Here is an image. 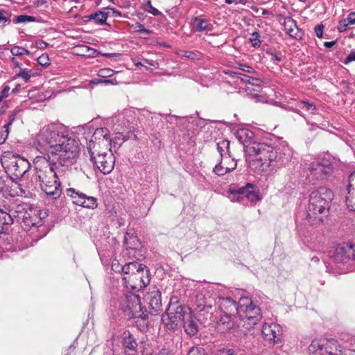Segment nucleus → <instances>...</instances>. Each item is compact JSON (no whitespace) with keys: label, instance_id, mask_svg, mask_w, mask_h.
<instances>
[{"label":"nucleus","instance_id":"obj_30","mask_svg":"<svg viewBox=\"0 0 355 355\" xmlns=\"http://www.w3.org/2000/svg\"><path fill=\"white\" fill-rule=\"evenodd\" d=\"M124 242L127 247L124 253L129 257H133L136 258L137 250L140 246L139 240L135 236H130L127 233L124 237Z\"/></svg>","mask_w":355,"mask_h":355},{"label":"nucleus","instance_id":"obj_12","mask_svg":"<svg viewBox=\"0 0 355 355\" xmlns=\"http://www.w3.org/2000/svg\"><path fill=\"white\" fill-rule=\"evenodd\" d=\"M238 315L250 327L255 325L261 318L260 309L248 297L240 299V308Z\"/></svg>","mask_w":355,"mask_h":355},{"label":"nucleus","instance_id":"obj_59","mask_svg":"<svg viewBox=\"0 0 355 355\" xmlns=\"http://www.w3.org/2000/svg\"><path fill=\"white\" fill-rule=\"evenodd\" d=\"M347 187L351 188V189H355V171L349 175Z\"/></svg>","mask_w":355,"mask_h":355},{"label":"nucleus","instance_id":"obj_31","mask_svg":"<svg viewBox=\"0 0 355 355\" xmlns=\"http://www.w3.org/2000/svg\"><path fill=\"white\" fill-rule=\"evenodd\" d=\"M110 8H104L102 10H98L85 17L87 19V21L93 20L98 25L107 24L106 21L110 14Z\"/></svg>","mask_w":355,"mask_h":355},{"label":"nucleus","instance_id":"obj_36","mask_svg":"<svg viewBox=\"0 0 355 355\" xmlns=\"http://www.w3.org/2000/svg\"><path fill=\"white\" fill-rule=\"evenodd\" d=\"M236 166L237 164L234 159H232V166H226L225 164L223 163V162L221 161L220 163L215 166V167L213 169V172L216 175L221 176L234 171L236 168Z\"/></svg>","mask_w":355,"mask_h":355},{"label":"nucleus","instance_id":"obj_33","mask_svg":"<svg viewBox=\"0 0 355 355\" xmlns=\"http://www.w3.org/2000/svg\"><path fill=\"white\" fill-rule=\"evenodd\" d=\"M182 326L184 327L185 332L189 336H194L198 331V326L191 312H188Z\"/></svg>","mask_w":355,"mask_h":355},{"label":"nucleus","instance_id":"obj_21","mask_svg":"<svg viewBox=\"0 0 355 355\" xmlns=\"http://www.w3.org/2000/svg\"><path fill=\"white\" fill-rule=\"evenodd\" d=\"M262 336L265 340L275 343L280 340L281 327L275 322H265L262 327Z\"/></svg>","mask_w":355,"mask_h":355},{"label":"nucleus","instance_id":"obj_22","mask_svg":"<svg viewBox=\"0 0 355 355\" xmlns=\"http://www.w3.org/2000/svg\"><path fill=\"white\" fill-rule=\"evenodd\" d=\"M146 300L151 315H157L162 311L161 292L159 290L154 288L152 291H149L146 296Z\"/></svg>","mask_w":355,"mask_h":355},{"label":"nucleus","instance_id":"obj_28","mask_svg":"<svg viewBox=\"0 0 355 355\" xmlns=\"http://www.w3.org/2000/svg\"><path fill=\"white\" fill-rule=\"evenodd\" d=\"M236 315L230 314L220 313L219 318L216 320V329L221 333L228 331L234 325Z\"/></svg>","mask_w":355,"mask_h":355},{"label":"nucleus","instance_id":"obj_27","mask_svg":"<svg viewBox=\"0 0 355 355\" xmlns=\"http://www.w3.org/2000/svg\"><path fill=\"white\" fill-rule=\"evenodd\" d=\"M35 165V173L33 175L32 179L37 182H39L40 187L42 188L43 185L49 184L51 185L54 182V177L49 176V173H46L47 171L41 164Z\"/></svg>","mask_w":355,"mask_h":355},{"label":"nucleus","instance_id":"obj_37","mask_svg":"<svg viewBox=\"0 0 355 355\" xmlns=\"http://www.w3.org/2000/svg\"><path fill=\"white\" fill-rule=\"evenodd\" d=\"M230 145V142L227 139H223L217 143V150L225 162L231 157Z\"/></svg>","mask_w":355,"mask_h":355},{"label":"nucleus","instance_id":"obj_58","mask_svg":"<svg viewBox=\"0 0 355 355\" xmlns=\"http://www.w3.org/2000/svg\"><path fill=\"white\" fill-rule=\"evenodd\" d=\"M324 28V26L322 24H318L317 26H315V28H314L315 33L318 38L322 37Z\"/></svg>","mask_w":355,"mask_h":355},{"label":"nucleus","instance_id":"obj_64","mask_svg":"<svg viewBox=\"0 0 355 355\" xmlns=\"http://www.w3.org/2000/svg\"><path fill=\"white\" fill-rule=\"evenodd\" d=\"M347 21H348V24L350 25H354L355 24V12H352L349 13L346 18Z\"/></svg>","mask_w":355,"mask_h":355},{"label":"nucleus","instance_id":"obj_46","mask_svg":"<svg viewBox=\"0 0 355 355\" xmlns=\"http://www.w3.org/2000/svg\"><path fill=\"white\" fill-rule=\"evenodd\" d=\"M10 53L13 55V57L21 56L23 55H31V52L28 50L19 46H12L10 49Z\"/></svg>","mask_w":355,"mask_h":355},{"label":"nucleus","instance_id":"obj_26","mask_svg":"<svg viewBox=\"0 0 355 355\" xmlns=\"http://www.w3.org/2000/svg\"><path fill=\"white\" fill-rule=\"evenodd\" d=\"M235 136L238 141L247 148L248 151L254 153V151L251 148L252 146L256 144L255 142H251L254 138L253 132L248 129L241 128L236 132Z\"/></svg>","mask_w":355,"mask_h":355},{"label":"nucleus","instance_id":"obj_15","mask_svg":"<svg viewBox=\"0 0 355 355\" xmlns=\"http://www.w3.org/2000/svg\"><path fill=\"white\" fill-rule=\"evenodd\" d=\"M31 165L28 161L20 157H14L7 165V173L10 175L12 183L15 186L19 187L17 182L30 169Z\"/></svg>","mask_w":355,"mask_h":355},{"label":"nucleus","instance_id":"obj_1","mask_svg":"<svg viewBox=\"0 0 355 355\" xmlns=\"http://www.w3.org/2000/svg\"><path fill=\"white\" fill-rule=\"evenodd\" d=\"M42 213L37 207H32L27 203L15 205V207L0 209V240L7 251L17 252L27 248L23 236L11 234V226L14 218L21 220L26 227H40L43 225Z\"/></svg>","mask_w":355,"mask_h":355},{"label":"nucleus","instance_id":"obj_16","mask_svg":"<svg viewBox=\"0 0 355 355\" xmlns=\"http://www.w3.org/2000/svg\"><path fill=\"white\" fill-rule=\"evenodd\" d=\"M229 198L234 202H242L245 199L251 202L259 200L255 187L251 183H247L245 187L237 189H230Z\"/></svg>","mask_w":355,"mask_h":355},{"label":"nucleus","instance_id":"obj_20","mask_svg":"<svg viewBox=\"0 0 355 355\" xmlns=\"http://www.w3.org/2000/svg\"><path fill=\"white\" fill-rule=\"evenodd\" d=\"M130 118L132 119V116L130 114H128L127 112L120 114L116 116L112 117L109 120L108 125L110 126V129L118 127L121 128V131L129 133L134 128L132 125V122Z\"/></svg>","mask_w":355,"mask_h":355},{"label":"nucleus","instance_id":"obj_32","mask_svg":"<svg viewBox=\"0 0 355 355\" xmlns=\"http://www.w3.org/2000/svg\"><path fill=\"white\" fill-rule=\"evenodd\" d=\"M42 191L52 199H58L62 193V189L60 182L55 180L51 185L45 184L41 188Z\"/></svg>","mask_w":355,"mask_h":355},{"label":"nucleus","instance_id":"obj_53","mask_svg":"<svg viewBox=\"0 0 355 355\" xmlns=\"http://www.w3.org/2000/svg\"><path fill=\"white\" fill-rule=\"evenodd\" d=\"M38 63L43 67H46L50 64L49 58L47 54L44 53L37 58Z\"/></svg>","mask_w":355,"mask_h":355},{"label":"nucleus","instance_id":"obj_47","mask_svg":"<svg viewBox=\"0 0 355 355\" xmlns=\"http://www.w3.org/2000/svg\"><path fill=\"white\" fill-rule=\"evenodd\" d=\"M259 89H254L250 87H246L245 88L246 94L249 96H251L252 98L254 99L256 101H261L262 98V96L258 94Z\"/></svg>","mask_w":355,"mask_h":355},{"label":"nucleus","instance_id":"obj_2","mask_svg":"<svg viewBox=\"0 0 355 355\" xmlns=\"http://www.w3.org/2000/svg\"><path fill=\"white\" fill-rule=\"evenodd\" d=\"M33 145L38 151L46 153L49 159L55 155L71 158L79 152L78 143L69 136L68 128L59 123L43 126L36 135Z\"/></svg>","mask_w":355,"mask_h":355},{"label":"nucleus","instance_id":"obj_34","mask_svg":"<svg viewBox=\"0 0 355 355\" xmlns=\"http://www.w3.org/2000/svg\"><path fill=\"white\" fill-rule=\"evenodd\" d=\"M230 74L232 77H235L237 79H239L241 83L248 84L252 86H255L258 89L261 88V85L263 83V81L260 78L251 77L241 73L232 71L230 73Z\"/></svg>","mask_w":355,"mask_h":355},{"label":"nucleus","instance_id":"obj_24","mask_svg":"<svg viewBox=\"0 0 355 355\" xmlns=\"http://www.w3.org/2000/svg\"><path fill=\"white\" fill-rule=\"evenodd\" d=\"M191 29L193 32L207 34L214 29L211 20L203 17L202 16L195 17L191 22Z\"/></svg>","mask_w":355,"mask_h":355},{"label":"nucleus","instance_id":"obj_43","mask_svg":"<svg viewBox=\"0 0 355 355\" xmlns=\"http://www.w3.org/2000/svg\"><path fill=\"white\" fill-rule=\"evenodd\" d=\"M249 41L252 47L258 49L261 45V35L259 32L254 31L250 34Z\"/></svg>","mask_w":355,"mask_h":355},{"label":"nucleus","instance_id":"obj_23","mask_svg":"<svg viewBox=\"0 0 355 355\" xmlns=\"http://www.w3.org/2000/svg\"><path fill=\"white\" fill-rule=\"evenodd\" d=\"M126 132L121 131V128L115 127L111 129L109 139L106 140V148L110 147L109 151H112V148H119L128 139V137L125 135Z\"/></svg>","mask_w":355,"mask_h":355},{"label":"nucleus","instance_id":"obj_60","mask_svg":"<svg viewBox=\"0 0 355 355\" xmlns=\"http://www.w3.org/2000/svg\"><path fill=\"white\" fill-rule=\"evenodd\" d=\"M218 355H235L234 350L232 349H222L218 350Z\"/></svg>","mask_w":355,"mask_h":355},{"label":"nucleus","instance_id":"obj_6","mask_svg":"<svg viewBox=\"0 0 355 355\" xmlns=\"http://www.w3.org/2000/svg\"><path fill=\"white\" fill-rule=\"evenodd\" d=\"M354 261L355 244L343 243L329 253V261L324 264L327 272L345 273L352 269Z\"/></svg>","mask_w":355,"mask_h":355},{"label":"nucleus","instance_id":"obj_7","mask_svg":"<svg viewBox=\"0 0 355 355\" xmlns=\"http://www.w3.org/2000/svg\"><path fill=\"white\" fill-rule=\"evenodd\" d=\"M78 154H76L73 157L64 159L60 155H55L49 159L45 156H37L33 160L34 164H41L47 171L49 176L54 177L55 180H58L65 178L69 171V166L74 162L75 159Z\"/></svg>","mask_w":355,"mask_h":355},{"label":"nucleus","instance_id":"obj_61","mask_svg":"<svg viewBox=\"0 0 355 355\" xmlns=\"http://www.w3.org/2000/svg\"><path fill=\"white\" fill-rule=\"evenodd\" d=\"M282 60V56L276 54L271 53L270 54V61L272 62L275 64H278Z\"/></svg>","mask_w":355,"mask_h":355},{"label":"nucleus","instance_id":"obj_29","mask_svg":"<svg viewBox=\"0 0 355 355\" xmlns=\"http://www.w3.org/2000/svg\"><path fill=\"white\" fill-rule=\"evenodd\" d=\"M282 24L285 32L290 37L295 39L301 37V31L297 27L296 21L291 17H284Z\"/></svg>","mask_w":355,"mask_h":355},{"label":"nucleus","instance_id":"obj_42","mask_svg":"<svg viewBox=\"0 0 355 355\" xmlns=\"http://www.w3.org/2000/svg\"><path fill=\"white\" fill-rule=\"evenodd\" d=\"M32 76L31 70L26 68H20V70L15 76V79L21 78L25 83H27Z\"/></svg>","mask_w":355,"mask_h":355},{"label":"nucleus","instance_id":"obj_62","mask_svg":"<svg viewBox=\"0 0 355 355\" xmlns=\"http://www.w3.org/2000/svg\"><path fill=\"white\" fill-rule=\"evenodd\" d=\"M355 61V51H352L344 60V64H347L351 62Z\"/></svg>","mask_w":355,"mask_h":355},{"label":"nucleus","instance_id":"obj_54","mask_svg":"<svg viewBox=\"0 0 355 355\" xmlns=\"http://www.w3.org/2000/svg\"><path fill=\"white\" fill-rule=\"evenodd\" d=\"M187 355H206L205 349L198 347H192Z\"/></svg>","mask_w":355,"mask_h":355},{"label":"nucleus","instance_id":"obj_17","mask_svg":"<svg viewBox=\"0 0 355 355\" xmlns=\"http://www.w3.org/2000/svg\"><path fill=\"white\" fill-rule=\"evenodd\" d=\"M66 195L72 199L73 203L85 208L94 209L97 207V199L93 196H88L73 188H68L65 191Z\"/></svg>","mask_w":355,"mask_h":355},{"label":"nucleus","instance_id":"obj_10","mask_svg":"<svg viewBox=\"0 0 355 355\" xmlns=\"http://www.w3.org/2000/svg\"><path fill=\"white\" fill-rule=\"evenodd\" d=\"M93 144L92 143L87 146L91 161L102 173L109 174L112 171L114 166V157L112 151H109V153L106 151L101 152L99 148L96 149V146Z\"/></svg>","mask_w":355,"mask_h":355},{"label":"nucleus","instance_id":"obj_48","mask_svg":"<svg viewBox=\"0 0 355 355\" xmlns=\"http://www.w3.org/2000/svg\"><path fill=\"white\" fill-rule=\"evenodd\" d=\"M303 105L306 111L310 112L311 114H315V111L317 110L316 105L310 103L308 101H301L299 102V105Z\"/></svg>","mask_w":355,"mask_h":355},{"label":"nucleus","instance_id":"obj_57","mask_svg":"<svg viewBox=\"0 0 355 355\" xmlns=\"http://www.w3.org/2000/svg\"><path fill=\"white\" fill-rule=\"evenodd\" d=\"M112 270L116 272H121L122 265L119 263V261L116 259H114L112 262Z\"/></svg>","mask_w":355,"mask_h":355},{"label":"nucleus","instance_id":"obj_13","mask_svg":"<svg viewBox=\"0 0 355 355\" xmlns=\"http://www.w3.org/2000/svg\"><path fill=\"white\" fill-rule=\"evenodd\" d=\"M211 291L203 288L200 292L197 293L193 300V309L197 312H205L206 318L211 320L213 314L211 310L214 305L216 304L217 294H210Z\"/></svg>","mask_w":355,"mask_h":355},{"label":"nucleus","instance_id":"obj_18","mask_svg":"<svg viewBox=\"0 0 355 355\" xmlns=\"http://www.w3.org/2000/svg\"><path fill=\"white\" fill-rule=\"evenodd\" d=\"M119 338L121 345L123 355H140L142 353L139 349L136 338L130 331H123Z\"/></svg>","mask_w":355,"mask_h":355},{"label":"nucleus","instance_id":"obj_40","mask_svg":"<svg viewBox=\"0 0 355 355\" xmlns=\"http://www.w3.org/2000/svg\"><path fill=\"white\" fill-rule=\"evenodd\" d=\"M161 116L159 114L153 113L148 110H142L139 115V119L142 120L144 118H146L149 125H150V121H152V125H153L154 122H157Z\"/></svg>","mask_w":355,"mask_h":355},{"label":"nucleus","instance_id":"obj_19","mask_svg":"<svg viewBox=\"0 0 355 355\" xmlns=\"http://www.w3.org/2000/svg\"><path fill=\"white\" fill-rule=\"evenodd\" d=\"M220 309L221 313L236 315L239 313L240 302L237 304L231 297L216 295V304Z\"/></svg>","mask_w":355,"mask_h":355},{"label":"nucleus","instance_id":"obj_9","mask_svg":"<svg viewBox=\"0 0 355 355\" xmlns=\"http://www.w3.org/2000/svg\"><path fill=\"white\" fill-rule=\"evenodd\" d=\"M307 178L314 184L317 182L327 180L332 175L333 163L331 159L319 157L309 164Z\"/></svg>","mask_w":355,"mask_h":355},{"label":"nucleus","instance_id":"obj_4","mask_svg":"<svg viewBox=\"0 0 355 355\" xmlns=\"http://www.w3.org/2000/svg\"><path fill=\"white\" fill-rule=\"evenodd\" d=\"M251 148L263 170L268 167L279 168L286 166L293 157L292 149L284 143L276 148L266 144H254Z\"/></svg>","mask_w":355,"mask_h":355},{"label":"nucleus","instance_id":"obj_25","mask_svg":"<svg viewBox=\"0 0 355 355\" xmlns=\"http://www.w3.org/2000/svg\"><path fill=\"white\" fill-rule=\"evenodd\" d=\"M110 132L111 129L110 130L108 128L96 129L87 146L93 143V145L96 146V149L100 148L101 146H105L106 147V140L109 139Z\"/></svg>","mask_w":355,"mask_h":355},{"label":"nucleus","instance_id":"obj_3","mask_svg":"<svg viewBox=\"0 0 355 355\" xmlns=\"http://www.w3.org/2000/svg\"><path fill=\"white\" fill-rule=\"evenodd\" d=\"M332 197L331 191L324 187L311 193L306 212L298 214L295 219L297 229L301 236H305L303 226L308 224L313 226L323 221L329 211Z\"/></svg>","mask_w":355,"mask_h":355},{"label":"nucleus","instance_id":"obj_45","mask_svg":"<svg viewBox=\"0 0 355 355\" xmlns=\"http://www.w3.org/2000/svg\"><path fill=\"white\" fill-rule=\"evenodd\" d=\"M179 55L182 58H187L191 60H200L201 58V54L198 51H181L179 53Z\"/></svg>","mask_w":355,"mask_h":355},{"label":"nucleus","instance_id":"obj_56","mask_svg":"<svg viewBox=\"0 0 355 355\" xmlns=\"http://www.w3.org/2000/svg\"><path fill=\"white\" fill-rule=\"evenodd\" d=\"M148 8L146 9V11L152 15H153L154 16H159V15H162V12L160 11H159L157 8H155V7H153L152 5H151V3L150 1H148Z\"/></svg>","mask_w":355,"mask_h":355},{"label":"nucleus","instance_id":"obj_44","mask_svg":"<svg viewBox=\"0 0 355 355\" xmlns=\"http://www.w3.org/2000/svg\"><path fill=\"white\" fill-rule=\"evenodd\" d=\"M34 21H36V19L35 17L26 15H18L15 17V18L13 19L14 24L28 23Z\"/></svg>","mask_w":355,"mask_h":355},{"label":"nucleus","instance_id":"obj_5","mask_svg":"<svg viewBox=\"0 0 355 355\" xmlns=\"http://www.w3.org/2000/svg\"><path fill=\"white\" fill-rule=\"evenodd\" d=\"M113 306L129 319H134L139 329L144 331L148 327V314L141 306L140 297L133 293H123L113 301Z\"/></svg>","mask_w":355,"mask_h":355},{"label":"nucleus","instance_id":"obj_41","mask_svg":"<svg viewBox=\"0 0 355 355\" xmlns=\"http://www.w3.org/2000/svg\"><path fill=\"white\" fill-rule=\"evenodd\" d=\"M346 205L350 211H355V189L347 187V193L345 198Z\"/></svg>","mask_w":355,"mask_h":355},{"label":"nucleus","instance_id":"obj_50","mask_svg":"<svg viewBox=\"0 0 355 355\" xmlns=\"http://www.w3.org/2000/svg\"><path fill=\"white\" fill-rule=\"evenodd\" d=\"M134 28L135 29V31L137 33H141L146 35H149L151 33V31L150 30L146 28L144 26L139 22L135 23V24L134 25Z\"/></svg>","mask_w":355,"mask_h":355},{"label":"nucleus","instance_id":"obj_38","mask_svg":"<svg viewBox=\"0 0 355 355\" xmlns=\"http://www.w3.org/2000/svg\"><path fill=\"white\" fill-rule=\"evenodd\" d=\"M20 110L17 109H15L12 110L8 116V121L3 125V128L5 130V137L3 138V141H5L7 139L9 132H10V127L12 125L13 122L16 120L17 114L19 113Z\"/></svg>","mask_w":355,"mask_h":355},{"label":"nucleus","instance_id":"obj_39","mask_svg":"<svg viewBox=\"0 0 355 355\" xmlns=\"http://www.w3.org/2000/svg\"><path fill=\"white\" fill-rule=\"evenodd\" d=\"M141 263L135 261H131L122 265L121 272L124 274L125 276H129L131 275V273H133V272H135V270H138V268H141Z\"/></svg>","mask_w":355,"mask_h":355},{"label":"nucleus","instance_id":"obj_52","mask_svg":"<svg viewBox=\"0 0 355 355\" xmlns=\"http://www.w3.org/2000/svg\"><path fill=\"white\" fill-rule=\"evenodd\" d=\"M236 68L248 73H254L255 70L250 66L242 63H236Z\"/></svg>","mask_w":355,"mask_h":355},{"label":"nucleus","instance_id":"obj_14","mask_svg":"<svg viewBox=\"0 0 355 355\" xmlns=\"http://www.w3.org/2000/svg\"><path fill=\"white\" fill-rule=\"evenodd\" d=\"M309 351L315 355H343L340 345L334 340H313Z\"/></svg>","mask_w":355,"mask_h":355},{"label":"nucleus","instance_id":"obj_51","mask_svg":"<svg viewBox=\"0 0 355 355\" xmlns=\"http://www.w3.org/2000/svg\"><path fill=\"white\" fill-rule=\"evenodd\" d=\"M162 116H165L166 119H167V121L172 123H173L175 121H178V120H180V121H188L189 123L190 122L189 120L191 119H188V118H179L178 116H175V115H170V114H161Z\"/></svg>","mask_w":355,"mask_h":355},{"label":"nucleus","instance_id":"obj_63","mask_svg":"<svg viewBox=\"0 0 355 355\" xmlns=\"http://www.w3.org/2000/svg\"><path fill=\"white\" fill-rule=\"evenodd\" d=\"M48 44L43 40H37L35 42V46L40 49H44L47 47Z\"/></svg>","mask_w":355,"mask_h":355},{"label":"nucleus","instance_id":"obj_35","mask_svg":"<svg viewBox=\"0 0 355 355\" xmlns=\"http://www.w3.org/2000/svg\"><path fill=\"white\" fill-rule=\"evenodd\" d=\"M10 184H13L10 178H7L5 180L0 178V194L4 197L19 196V192L12 189V185H10Z\"/></svg>","mask_w":355,"mask_h":355},{"label":"nucleus","instance_id":"obj_11","mask_svg":"<svg viewBox=\"0 0 355 355\" xmlns=\"http://www.w3.org/2000/svg\"><path fill=\"white\" fill-rule=\"evenodd\" d=\"M150 281V272L148 267L141 263V268L131 273L129 276L123 277L124 286L133 291H140L146 287Z\"/></svg>","mask_w":355,"mask_h":355},{"label":"nucleus","instance_id":"obj_49","mask_svg":"<svg viewBox=\"0 0 355 355\" xmlns=\"http://www.w3.org/2000/svg\"><path fill=\"white\" fill-rule=\"evenodd\" d=\"M114 74V71L109 68L101 69L98 71V76L101 78H109Z\"/></svg>","mask_w":355,"mask_h":355},{"label":"nucleus","instance_id":"obj_8","mask_svg":"<svg viewBox=\"0 0 355 355\" xmlns=\"http://www.w3.org/2000/svg\"><path fill=\"white\" fill-rule=\"evenodd\" d=\"M190 309L180 304L178 302L168 304L165 314L162 315V320L168 329L175 331L181 327Z\"/></svg>","mask_w":355,"mask_h":355},{"label":"nucleus","instance_id":"obj_55","mask_svg":"<svg viewBox=\"0 0 355 355\" xmlns=\"http://www.w3.org/2000/svg\"><path fill=\"white\" fill-rule=\"evenodd\" d=\"M349 24H348V21H347V19H343L339 21V24L338 26V31L340 32H344L347 31L348 28Z\"/></svg>","mask_w":355,"mask_h":355}]
</instances>
